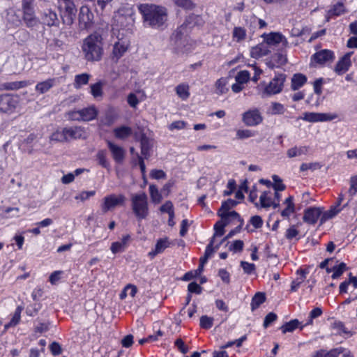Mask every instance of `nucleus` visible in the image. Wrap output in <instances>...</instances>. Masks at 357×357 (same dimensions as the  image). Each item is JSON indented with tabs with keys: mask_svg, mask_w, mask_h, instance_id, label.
Here are the masks:
<instances>
[{
	"mask_svg": "<svg viewBox=\"0 0 357 357\" xmlns=\"http://www.w3.org/2000/svg\"><path fill=\"white\" fill-rule=\"evenodd\" d=\"M130 20V17L124 16L120 12L114 17V24L112 28L114 43L111 59L116 63L128 51L130 47V40L128 36H126L124 33L120 32V27L126 26L125 22Z\"/></svg>",
	"mask_w": 357,
	"mask_h": 357,
	"instance_id": "1",
	"label": "nucleus"
},
{
	"mask_svg": "<svg viewBox=\"0 0 357 357\" xmlns=\"http://www.w3.org/2000/svg\"><path fill=\"white\" fill-rule=\"evenodd\" d=\"M103 38L98 33H93L85 38L81 46L84 58L87 61H99L103 56Z\"/></svg>",
	"mask_w": 357,
	"mask_h": 357,
	"instance_id": "2",
	"label": "nucleus"
},
{
	"mask_svg": "<svg viewBox=\"0 0 357 357\" xmlns=\"http://www.w3.org/2000/svg\"><path fill=\"white\" fill-rule=\"evenodd\" d=\"M146 25L153 28L162 26L167 20L165 8L155 4L144 3L138 7Z\"/></svg>",
	"mask_w": 357,
	"mask_h": 357,
	"instance_id": "3",
	"label": "nucleus"
},
{
	"mask_svg": "<svg viewBox=\"0 0 357 357\" xmlns=\"http://www.w3.org/2000/svg\"><path fill=\"white\" fill-rule=\"evenodd\" d=\"M130 206L137 221L145 220L149 215L148 196L144 192L131 194Z\"/></svg>",
	"mask_w": 357,
	"mask_h": 357,
	"instance_id": "4",
	"label": "nucleus"
},
{
	"mask_svg": "<svg viewBox=\"0 0 357 357\" xmlns=\"http://www.w3.org/2000/svg\"><path fill=\"white\" fill-rule=\"evenodd\" d=\"M126 198L123 194H109L105 196L100 204L101 211L103 213L114 210L119 206H123L125 204Z\"/></svg>",
	"mask_w": 357,
	"mask_h": 357,
	"instance_id": "5",
	"label": "nucleus"
},
{
	"mask_svg": "<svg viewBox=\"0 0 357 357\" xmlns=\"http://www.w3.org/2000/svg\"><path fill=\"white\" fill-rule=\"evenodd\" d=\"M61 17L63 24L70 26L74 22L77 9L73 1L61 2L59 4Z\"/></svg>",
	"mask_w": 357,
	"mask_h": 357,
	"instance_id": "6",
	"label": "nucleus"
},
{
	"mask_svg": "<svg viewBox=\"0 0 357 357\" xmlns=\"http://www.w3.org/2000/svg\"><path fill=\"white\" fill-rule=\"evenodd\" d=\"M285 80L286 75L284 74L275 75L265 86L264 93L268 96L280 93L283 89Z\"/></svg>",
	"mask_w": 357,
	"mask_h": 357,
	"instance_id": "7",
	"label": "nucleus"
},
{
	"mask_svg": "<svg viewBox=\"0 0 357 357\" xmlns=\"http://www.w3.org/2000/svg\"><path fill=\"white\" fill-rule=\"evenodd\" d=\"M19 103V98L11 94L0 95V112L11 114Z\"/></svg>",
	"mask_w": 357,
	"mask_h": 357,
	"instance_id": "8",
	"label": "nucleus"
},
{
	"mask_svg": "<svg viewBox=\"0 0 357 357\" xmlns=\"http://www.w3.org/2000/svg\"><path fill=\"white\" fill-rule=\"evenodd\" d=\"M335 59L334 52L330 50H321L314 53L311 57V65L313 66H324L331 63Z\"/></svg>",
	"mask_w": 357,
	"mask_h": 357,
	"instance_id": "9",
	"label": "nucleus"
},
{
	"mask_svg": "<svg viewBox=\"0 0 357 357\" xmlns=\"http://www.w3.org/2000/svg\"><path fill=\"white\" fill-rule=\"evenodd\" d=\"M242 120L248 126H255L262 122L263 117L258 109H253L243 113Z\"/></svg>",
	"mask_w": 357,
	"mask_h": 357,
	"instance_id": "10",
	"label": "nucleus"
},
{
	"mask_svg": "<svg viewBox=\"0 0 357 357\" xmlns=\"http://www.w3.org/2000/svg\"><path fill=\"white\" fill-rule=\"evenodd\" d=\"M10 68L13 73L20 74L25 70H29L31 66L25 55H20L14 57L10 61Z\"/></svg>",
	"mask_w": 357,
	"mask_h": 357,
	"instance_id": "11",
	"label": "nucleus"
},
{
	"mask_svg": "<svg viewBox=\"0 0 357 357\" xmlns=\"http://www.w3.org/2000/svg\"><path fill=\"white\" fill-rule=\"evenodd\" d=\"M322 210L319 207H310L305 210L303 221L307 224L314 225L321 217Z\"/></svg>",
	"mask_w": 357,
	"mask_h": 357,
	"instance_id": "12",
	"label": "nucleus"
},
{
	"mask_svg": "<svg viewBox=\"0 0 357 357\" xmlns=\"http://www.w3.org/2000/svg\"><path fill=\"white\" fill-rule=\"evenodd\" d=\"M353 53V52H347L337 61L334 68L337 75H343L348 71L351 65V56Z\"/></svg>",
	"mask_w": 357,
	"mask_h": 357,
	"instance_id": "13",
	"label": "nucleus"
},
{
	"mask_svg": "<svg viewBox=\"0 0 357 357\" xmlns=\"http://www.w3.org/2000/svg\"><path fill=\"white\" fill-rule=\"evenodd\" d=\"M337 117V114L328 113H305L304 120L309 122L329 121Z\"/></svg>",
	"mask_w": 357,
	"mask_h": 357,
	"instance_id": "14",
	"label": "nucleus"
},
{
	"mask_svg": "<svg viewBox=\"0 0 357 357\" xmlns=\"http://www.w3.org/2000/svg\"><path fill=\"white\" fill-rule=\"evenodd\" d=\"M41 20L43 24L48 26H57L59 20L56 12L52 9H45L41 14Z\"/></svg>",
	"mask_w": 357,
	"mask_h": 357,
	"instance_id": "15",
	"label": "nucleus"
},
{
	"mask_svg": "<svg viewBox=\"0 0 357 357\" xmlns=\"http://www.w3.org/2000/svg\"><path fill=\"white\" fill-rule=\"evenodd\" d=\"M67 142L70 139H85L87 133L84 128L80 126L65 128Z\"/></svg>",
	"mask_w": 357,
	"mask_h": 357,
	"instance_id": "16",
	"label": "nucleus"
},
{
	"mask_svg": "<svg viewBox=\"0 0 357 357\" xmlns=\"http://www.w3.org/2000/svg\"><path fill=\"white\" fill-rule=\"evenodd\" d=\"M93 18V13L88 7H82L79 14V22L82 29H88Z\"/></svg>",
	"mask_w": 357,
	"mask_h": 357,
	"instance_id": "17",
	"label": "nucleus"
},
{
	"mask_svg": "<svg viewBox=\"0 0 357 357\" xmlns=\"http://www.w3.org/2000/svg\"><path fill=\"white\" fill-rule=\"evenodd\" d=\"M107 144L113 159L118 163L121 162L125 158L126 151L124 149L110 141H107Z\"/></svg>",
	"mask_w": 357,
	"mask_h": 357,
	"instance_id": "18",
	"label": "nucleus"
},
{
	"mask_svg": "<svg viewBox=\"0 0 357 357\" xmlns=\"http://www.w3.org/2000/svg\"><path fill=\"white\" fill-rule=\"evenodd\" d=\"M264 40L266 44L268 45H276L282 43V45L286 46L287 45V40L280 33L272 32L268 34H264Z\"/></svg>",
	"mask_w": 357,
	"mask_h": 357,
	"instance_id": "19",
	"label": "nucleus"
},
{
	"mask_svg": "<svg viewBox=\"0 0 357 357\" xmlns=\"http://www.w3.org/2000/svg\"><path fill=\"white\" fill-rule=\"evenodd\" d=\"M22 20L26 26L29 28H33L39 24V20L35 15L34 9L23 10Z\"/></svg>",
	"mask_w": 357,
	"mask_h": 357,
	"instance_id": "20",
	"label": "nucleus"
},
{
	"mask_svg": "<svg viewBox=\"0 0 357 357\" xmlns=\"http://www.w3.org/2000/svg\"><path fill=\"white\" fill-rule=\"evenodd\" d=\"M171 245V242L168 238H160L157 241L155 249L149 252V256L151 258H154L158 254L162 253L165 250Z\"/></svg>",
	"mask_w": 357,
	"mask_h": 357,
	"instance_id": "21",
	"label": "nucleus"
},
{
	"mask_svg": "<svg viewBox=\"0 0 357 357\" xmlns=\"http://www.w3.org/2000/svg\"><path fill=\"white\" fill-rule=\"evenodd\" d=\"M310 151L309 146H294L287 151V155L289 158L307 155Z\"/></svg>",
	"mask_w": 357,
	"mask_h": 357,
	"instance_id": "22",
	"label": "nucleus"
},
{
	"mask_svg": "<svg viewBox=\"0 0 357 357\" xmlns=\"http://www.w3.org/2000/svg\"><path fill=\"white\" fill-rule=\"evenodd\" d=\"M56 82V78H50L45 81L40 82L36 85L35 90L39 94H44L55 86Z\"/></svg>",
	"mask_w": 357,
	"mask_h": 357,
	"instance_id": "23",
	"label": "nucleus"
},
{
	"mask_svg": "<svg viewBox=\"0 0 357 357\" xmlns=\"http://www.w3.org/2000/svg\"><path fill=\"white\" fill-rule=\"evenodd\" d=\"M130 236L126 234L122 237L121 241L114 242L111 245V251L113 254L123 252L128 246Z\"/></svg>",
	"mask_w": 357,
	"mask_h": 357,
	"instance_id": "24",
	"label": "nucleus"
},
{
	"mask_svg": "<svg viewBox=\"0 0 357 357\" xmlns=\"http://www.w3.org/2000/svg\"><path fill=\"white\" fill-rule=\"evenodd\" d=\"M261 206L263 208H268L270 206H273L274 208H276L279 206L278 203H275V201L271 197V192L265 191L264 192L260 197H259Z\"/></svg>",
	"mask_w": 357,
	"mask_h": 357,
	"instance_id": "25",
	"label": "nucleus"
},
{
	"mask_svg": "<svg viewBox=\"0 0 357 357\" xmlns=\"http://www.w3.org/2000/svg\"><path fill=\"white\" fill-rule=\"evenodd\" d=\"M342 199L343 197L342 195H340V197L338 199L337 206L331 207V209L328 211H326L324 213L322 212L321 217V224H323L328 220L333 218L340 211V209L338 208V206L340 205Z\"/></svg>",
	"mask_w": 357,
	"mask_h": 357,
	"instance_id": "26",
	"label": "nucleus"
},
{
	"mask_svg": "<svg viewBox=\"0 0 357 357\" xmlns=\"http://www.w3.org/2000/svg\"><path fill=\"white\" fill-rule=\"evenodd\" d=\"M227 77H221L218 79L215 83V92L218 95H223L229 91Z\"/></svg>",
	"mask_w": 357,
	"mask_h": 357,
	"instance_id": "27",
	"label": "nucleus"
},
{
	"mask_svg": "<svg viewBox=\"0 0 357 357\" xmlns=\"http://www.w3.org/2000/svg\"><path fill=\"white\" fill-rule=\"evenodd\" d=\"M218 215L221 218V220H222V215L226 218V220L227 222V226L229 224H239V222L243 221V220L241 218L239 214L236 213V211H230V213H225V212H218Z\"/></svg>",
	"mask_w": 357,
	"mask_h": 357,
	"instance_id": "28",
	"label": "nucleus"
},
{
	"mask_svg": "<svg viewBox=\"0 0 357 357\" xmlns=\"http://www.w3.org/2000/svg\"><path fill=\"white\" fill-rule=\"evenodd\" d=\"M225 215H222V220L218 221L214 225L215 233L211 240H213V245H215V238L222 236L225 234V227L227 226V220Z\"/></svg>",
	"mask_w": 357,
	"mask_h": 357,
	"instance_id": "29",
	"label": "nucleus"
},
{
	"mask_svg": "<svg viewBox=\"0 0 357 357\" xmlns=\"http://www.w3.org/2000/svg\"><path fill=\"white\" fill-rule=\"evenodd\" d=\"M268 52L269 50L267 45L261 43L252 48L250 55L252 57L257 59L268 54Z\"/></svg>",
	"mask_w": 357,
	"mask_h": 357,
	"instance_id": "30",
	"label": "nucleus"
},
{
	"mask_svg": "<svg viewBox=\"0 0 357 357\" xmlns=\"http://www.w3.org/2000/svg\"><path fill=\"white\" fill-rule=\"evenodd\" d=\"M297 275H298L295 280H294L291 282V291H296L299 288L300 285L305 281L306 279V275L307 272L303 269H298L296 271Z\"/></svg>",
	"mask_w": 357,
	"mask_h": 357,
	"instance_id": "31",
	"label": "nucleus"
},
{
	"mask_svg": "<svg viewBox=\"0 0 357 357\" xmlns=\"http://www.w3.org/2000/svg\"><path fill=\"white\" fill-rule=\"evenodd\" d=\"M220 245L221 243H218L215 245H213V240H211L210 243L206 246L204 256L200 258V264L204 265L208 259L213 255V254L219 248Z\"/></svg>",
	"mask_w": 357,
	"mask_h": 357,
	"instance_id": "32",
	"label": "nucleus"
},
{
	"mask_svg": "<svg viewBox=\"0 0 357 357\" xmlns=\"http://www.w3.org/2000/svg\"><path fill=\"white\" fill-rule=\"evenodd\" d=\"M113 132L117 139H124L131 135L132 130L131 128L123 126L114 128Z\"/></svg>",
	"mask_w": 357,
	"mask_h": 357,
	"instance_id": "33",
	"label": "nucleus"
},
{
	"mask_svg": "<svg viewBox=\"0 0 357 357\" xmlns=\"http://www.w3.org/2000/svg\"><path fill=\"white\" fill-rule=\"evenodd\" d=\"M82 121H89L96 119L98 111L95 107H89L80 109Z\"/></svg>",
	"mask_w": 357,
	"mask_h": 357,
	"instance_id": "34",
	"label": "nucleus"
},
{
	"mask_svg": "<svg viewBox=\"0 0 357 357\" xmlns=\"http://www.w3.org/2000/svg\"><path fill=\"white\" fill-rule=\"evenodd\" d=\"M141 144V154L143 158L147 159L150 157V149L151 144L150 139L145 135H142L140 140Z\"/></svg>",
	"mask_w": 357,
	"mask_h": 357,
	"instance_id": "35",
	"label": "nucleus"
},
{
	"mask_svg": "<svg viewBox=\"0 0 357 357\" xmlns=\"http://www.w3.org/2000/svg\"><path fill=\"white\" fill-rule=\"evenodd\" d=\"M286 110L284 105L278 102H272L268 108L267 113L271 115H282Z\"/></svg>",
	"mask_w": 357,
	"mask_h": 357,
	"instance_id": "36",
	"label": "nucleus"
},
{
	"mask_svg": "<svg viewBox=\"0 0 357 357\" xmlns=\"http://www.w3.org/2000/svg\"><path fill=\"white\" fill-rule=\"evenodd\" d=\"M307 78L303 74H295L291 79V89L293 90H298L304 85L306 82Z\"/></svg>",
	"mask_w": 357,
	"mask_h": 357,
	"instance_id": "37",
	"label": "nucleus"
},
{
	"mask_svg": "<svg viewBox=\"0 0 357 357\" xmlns=\"http://www.w3.org/2000/svg\"><path fill=\"white\" fill-rule=\"evenodd\" d=\"M327 357H354V356L350 351L340 347L328 351Z\"/></svg>",
	"mask_w": 357,
	"mask_h": 357,
	"instance_id": "38",
	"label": "nucleus"
},
{
	"mask_svg": "<svg viewBox=\"0 0 357 357\" xmlns=\"http://www.w3.org/2000/svg\"><path fill=\"white\" fill-rule=\"evenodd\" d=\"M91 75L88 73H82L75 77L74 86L76 89L81 88L82 86L88 84Z\"/></svg>",
	"mask_w": 357,
	"mask_h": 357,
	"instance_id": "39",
	"label": "nucleus"
},
{
	"mask_svg": "<svg viewBox=\"0 0 357 357\" xmlns=\"http://www.w3.org/2000/svg\"><path fill=\"white\" fill-rule=\"evenodd\" d=\"M284 204H286V208L281 212V215L284 218H288L294 212L293 197L291 196L287 197L284 201Z\"/></svg>",
	"mask_w": 357,
	"mask_h": 357,
	"instance_id": "40",
	"label": "nucleus"
},
{
	"mask_svg": "<svg viewBox=\"0 0 357 357\" xmlns=\"http://www.w3.org/2000/svg\"><path fill=\"white\" fill-rule=\"evenodd\" d=\"M347 269V265L345 263L342 262L340 264L333 266L332 268H326L328 273L333 272L332 275L333 279H336L339 278L344 271Z\"/></svg>",
	"mask_w": 357,
	"mask_h": 357,
	"instance_id": "41",
	"label": "nucleus"
},
{
	"mask_svg": "<svg viewBox=\"0 0 357 357\" xmlns=\"http://www.w3.org/2000/svg\"><path fill=\"white\" fill-rule=\"evenodd\" d=\"M232 37L234 40L239 43L245 39L246 30L241 26H235L232 31Z\"/></svg>",
	"mask_w": 357,
	"mask_h": 357,
	"instance_id": "42",
	"label": "nucleus"
},
{
	"mask_svg": "<svg viewBox=\"0 0 357 357\" xmlns=\"http://www.w3.org/2000/svg\"><path fill=\"white\" fill-rule=\"evenodd\" d=\"M266 300V296L264 293L257 292L253 296L251 302V309L252 311L258 308Z\"/></svg>",
	"mask_w": 357,
	"mask_h": 357,
	"instance_id": "43",
	"label": "nucleus"
},
{
	"mask_svg": "<svg viewBox=\"0 0 357 357\" xmlns=\"http://www.w3.org/2000/svg\"><path fill=\"white\" fill-rule=\"evenodd\" d=\"M300 322L298 319H293L289 322L285 323L280 327L282 333L288 332H293L295 329L298 328Z\"/></svg>",
	"mask_w": 357,
	"mask_h": 357,
	"instance_id": "44",
	"label": "nucleus"
},
{
	"mask_svg": "<svg viewBox=\"0 0 357 357\" xmlns=\"http://www.w3.org/2000/svg\"><path fill=\"white\" fill-rule=\"evenodd\" d=\"M50 141L57 142H67L66 136L65 133V128L60 130L57 129L55 132H54L51 136L50 137Z\"/></svg>",
	"mask_w": 357,
	"mask_h": 357,
	"instance_id": "45",
	"label": "nucleus"
},
{
	"mask_svg": "<svg viewBox=\"0 0 357 357\" xmlns=\"http://www.w3.org/2000/svg\"><path fill=\"white\" fill-rule=\"evenodd\" d=\"M23 310V307L22 306H18L13 315V317L12 319H10V322L8 324H7L5 327L6 328H9V327H13V326H15L20 321V319H21V312Z\"/></svg>",
	"mask_w": 357,
	"mask_h": 357,
	"instance_id": "46",
	"label": "nucleus"
},
{
	"mask_svg": "<svg viewBox=\"0 0 357 357\" xmlns=\"http://www.w3.org/2000/svg\"><path fill=\"white\" fill-rule=\"evenodd\" d=\"M149 193L151 201L155 204H158L162 200V195L158 191L156 185L151 184L149 185Z\"/></svg>",
	"mask_w": 357,
	"mask_h": 357,
	"instance_id": "47",
	"label": "nucleus"
},
{
	"mask_svg": "<svg viewBox=\"0 0 357 357\" xmlns=\"http://www.w3.org/2000/svg\"><path fill=\"white\" fill-rule=\"evenodd\" d=\"M176 94L183 100L187 99L189 96V86L185 84H178L176 87Z\"/></svg>",
	"mask_w": 357,
	"mask_h": 357,
	"instance_id": "48",
	"label": "nucleus"
},
{
	"mask_svg": "<svg viewBox=\"0 0 357 357\" xmlns=\"http://www.w3.org/2000/svg\"><path fill=\"white\" fill-rule=\"evenodd\" d=\"M102 86L103 84L101 82L91 85V93L95 98L102 96Z\"/></svg>",
	"mask_w": 357,
	"mask_h": 357,
	"instance_id": "49",
	"label": "nucleus"
},
{
	"mask_svg": "<svg viewBox=\"0 0 357 357\" xmlns=\"http://www.w3.org/2000/svg\"><path fill=\"white\" fill-rule=\"evenodd\" d=\"M214 319L207 315L200 317V326L204 329H209L213 326Z\"/></svg>",
	"mask_w": 357,
	"mask_h": 357,
	"instance_id": "50",
	"label": "nucleus"
},
{
	"mask_svg": "<svg viewBox=\"0 0 357 357\" xmlns=\"http://www.w3.org/2000/svg\"><path fill=\"white\" fill-rule=\"evenodd\" d=\"M345 11L343 3H338L335 4L329 11V16H338L344 13Z\"/></svg>",
	"mask_w": 357,
	"mask_h": 357,
	"instance_id": "51",
	"label": "nucleus"
},
{
	"mask_svg": "<svg viewBox=\"0 0 357 357\" xmlns=\"http://www.w3.org/2000/svg\"><path fill=\"white\" fill-rule=\"evenodd\" d=\"M237 204V202L231 199H229L222 204L219 212L230 213L229 209L234 207Z\"/></svg>",
	"mask_w": 357,
	"mask_h": 357,
	"instance_id": "52",
	"label": "nucleus"
},
{
	"mask_svg": "<svg viewBox=\"0 0 357 357\" xmlns=\"http://www.w3.org/2000/svg\"><path fill=\"white\" fill-rule=\"evenodd\" d=\"M250 74L247 70L240 71L236 76V81L241 84H244L248 82Z\"/></svg>",
	"mask_w": 357,
	"mask_h": 357,
	"instance_id": "53",
	"label": "nucleus"
},
{
	"mask_svg": "<svg viewBox=\"0 0 357 357\" xmlns=\"http://www.w3.org/2000/svg\"><path fill=\"white\" fill-rule=\"evenodd\" d=\"M272 61L273 62H275V63H273V66H280L286 63L287 58L283 54L278 53L273 56Z\"/></svg>",
	"mask_w": 357,
	"mask_h": 357,
	"instance_id": "54",
	"label": "nucleus"
},
{
	"mask_svg": "<svg viewBox=\"0 0 357 357\" xmlns=\"http://www.w3.org/2000/svg\"><path fill=\"white\" fill-rule=\"evenodd\" d=\"M321 167V165L319 162L302 163L300 166V171L304 172L308 169L315 170Z\"/></svg>",
	"mask_w": 357,
	"mask_h": 357,
	"instance_id": "55",
	"label": "nucleus"
},
{
	"mask_svg": "<svg viewBox=\"0 0 357 357\" xmlns=\"http://www.w3.org/2000/svg\"><path fill=\"white\" fill-rule=\"evenodd\" d=\"M95 194H96V191H94V190H92V191H82L79 194L76 195L75 199H77V200L79 199V200H80L82 202H84V201L87 200L88 199H89L91 197L94 196Z\"/></svg>",
	"mask_w": 357,
	"mask_h": 357,
	"instance_id": "56",
	"label": "nucleus"
},
{
	"mask_svg": "<svg viewBox=\"0 0 357 357\" xmlns=\"http://www.w3.org/2000/svg\"><path fill=\"white\" fill-rule=\"evenodd\" d=\"M255 135L254 132L250 130H238L236 131V137L239 139H247Z\"/></svg>",
	"mask_w": 357,
	"mask_h": 357,
	"instance_id": "57",
	"label": "nucleus"
},
{
	"mask_svg": "<svg viewBox=\"0 0 357 357\" xmlns=\"http://www.w3.org/2000/svg\"><path fill=\"white\" fill-rule=\"evenodd\" d=\"M127 102L132 108H136L139 100L134 93H130L127 96Z\"/></svg>",
	"mask_w": 357,
	"mask_h": 357,
	"instance_id": "58",
	"label": "nucleus"
},
{
	"mask_svg": "<svg viewBox=\"0 0 357 357\" xmlns=\"http://www.w3.org/2000/svg\"><path fill=\"white\" fill-rule=\"evenodd\" d=\"M348 192L351 197H353L357 192V176H352L350 179V188Z\"/></svg>",
	"mask_w": 357,
	"mask_h": 357,
	"instance_id": "59",
	"label": "nucleus"
},
{
	"mask_svg": "<svg viewBox=\"0 0 357 357\" xmlns=\"http://www.w3.org/2000/svg\"><path fill=\"white\" fill-rule=\"evenodd\" d=\"M97 158L98 160L99 164L103 167H107L109 164L106 159V153L105 151H100L97 153Z\"/></svg>",
	"mask_w": 357,
	"mask_h": 357,
	"instance_id": "60",
	"label": "nucleus"
},
{
	"mask_svg": "<svg viewBox=\"0 0 357 357\" xmlns=\"http://www.w3.org/2000/svg\"><path fill=\"white\" fill-rule=\"evenodd\" d=\"M66 116L72 121H82L80 110H72L67 112Z\"/></svg>",
	"mask_w": 357,
	"mask_h": 357,
	"instance_id": "61",
	"label": "nucleus"
},
{
	"mask_svg": "<svg viewBox=\"0 0 357 357\" xmlns=\"http://www.w3.org/2000/svg\"><path fill=\"white\" fill-rule=\"evenodd\" d=\"M243 242L241 240L234 241L229 246V249L234 252H240L243 248Z\"/></svg>",
	"mask_w": 357,
	"mask_h": 357,
	"instance_id": "62",
	"label": "nucleus"
},
{
	"mask_svg": "<svg viewBox=\"0 0 357 357\" xmlns=\"http://www.w3.org/2000/svg\"><path fill=\"white\" fill-rule=\"evenodd\" d=\"M276 314L273 312L268 313L264 319V327L267 328L271 323L274 322L277 319Z\"/></svg>",
	"mask_w": 357,
	"mask_h": 357,
	"instance_id": "63",
	"label": "nucleus"
},
{
	"mask_svg": "<svg viewBox=\"0 0 357 357\" xmlns=\"http://www.w3.org/2000/svg\"><path fill=\"white\" fill-rule=\"evenodd\" d=\"M63 274L62 271H56L51 273L49 281L52 284H55L61 279V275Z\"/></svg>",
	"mask_w": 357,
	"mask_h": 357,
	"instance_id": "64",
	"label": "nucleus"
}]
</instances>
